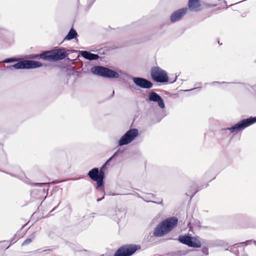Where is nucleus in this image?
<instances>
[{
    "mask_svg": "<svg viewBox=\"0 0 256 256\" xmlns=\"http://www.w3.org/2000/svg\"><path fill=\"white\" fill-rule=\"evenodd\" d=\"M177 224L178 219L174 217L163 220L154 229L153 234L157 237L162 236L170 232Z\"/></svg>",
    "mask_w": 256,
    "mask_h": 256,
    "instance_id": "nucleus-1",
    "label": "nucleus"
},
{
    "mask_svg": "<svg viewBox=\"0 0 256 256\" xmlns=\"http://www.w3.org/2000/svg\"><path fill=\"white\" fill-rule=\"evenodd\" d=\"M115 152L104 164L103 166L100 169V171L98 168H94L88 173V176L94 181L96 182L97 188L102 186L103 180L104 178V172L103 170L104 167L112 160V159L116 154Z\"/></svg>",
    "mask_w": 256,
    "mask_h": 256,
    "instance_id": "nucleus-2",
    "label": "nucleus"
},
{
    "mask_svg": "<svg viewBox=\"0 0 256 256\" xmlns=\"http://www.w3.org/2000/svg\"><path fill=\"white\" fill-rule=\"evenodd\" d=\"M66 53L64 50L58 49L52 51H46L40 54V58L48 61H56L62 60L66 57Z\"/></svg>",
    "mask_w": 256,
    "mask_h": 256,
    "instance_id": "nucleus-3",
    "label": "nucleus"
},
{
    "mask_svg": "<svg viewBox=\"0 0 256 256\" xmlns=\"http://www.w3.org/2000/svg\"><path fill=\"white\" fill-rule=\"evenodd\" d=\"M91 71L94 74L105 78H118L119 76L118 74L116 72L100 66H93Z\"/></svg>",
    "mask_w": 256,
    "mask_h": 256,
    "instance_id": "nucleus-4",
    "label": "nucleus"
},
{
    "mask_svg": "<svg viewBox=\"0 0 256 256\" xmlns=\"http://www.w3.org/2000/svg\"><path fill=\"white\" fill-rule=\"evenodd\" d=\"M42 66V63L39 62L26 60L19 62L12 66H10L8 67V68L10 70L14 69H29L39 68Z\"/></svg>",
    "mask_w": 256,
    "mask_h": 256,
    "instance_id": "nucleus-5",
    "label": "nucleus"
},
{
    "mask_svg": "<svg viewBox=\"0 0 256 256\" xmlns=\"http://www.w3.org/2000/svg\"><path fill=\"white\" fill-rule=\"evenodd\" d=\"M140 248V246L135 244L124 245L116 252L114 256H130Z\"/></svg>",
    "mask_w": 256,
    "mask_h": 256,
    "instance_id": "nucleus-6",
    "label": "nucleus"
},
{
    "mask_svg": "<svg viewBox=\"0 0 256 256\" xmlns=\"http://www.w3.org/2000/svg\"><path fill=\"white\" fill-rule=\"evenodd\" d=\"M138 135V131L137 129H130L120 139L118 142V145L122 146L130 143Z\"/></svg>",
    "mask_w": 256,
    "mask_h": 256,
    "instance_id": "nucleus-7",
    "label": "nucleus"
},
{
    "mask_svg": "<svg viewBox=\"0 0 256 256\" xmlns=\"http://www.w3.org/2000/svg\"><path fill=\"white\" fill-rule=\"evenodd\" d=\"M151 76L154 81L158 82H166L168 80L166 71L159 67H154L152 69Z\"/></svg>",
    "mask_w": 256,
    "mask_h": 256,
    "instance_id": "nucleus-8",
    "label": "nucleus"
},
{
    "mask_svg": "<svg viewBox=\"0 0 256 256\" xmlns=\"http://www.w3.org/2000/svg\"><path fill=\"white\" fill-rule=\"evenodd\" d=\"M256 122V116L254 118L250 117L242 120L239 122L235 124L234 126L228 128L231 132H234L240 129H244L246 127Z\"/></svg>",
    "mask_w": 256,
    "mask_h": 256,
    "instance_id": "nucleus-9",
    "label": "nucleus"
},
{
    "mask_svg": "<svg viewBox=\"0 0 256 256\" xmlns=\"http://www.w3.org/2000/svg\"><path fill=\"white\" fill-rule=\"evenodd\" d=\"M178 240L190 247L200 248L201 246V243L198 238L188 236H180Z\"/></svg>",
    "mask_w": 256,
    "mask_h": 256,
    "instance_id": "nucleus-10",
    "label": "nucleus"
},
{
    "mask_svg": "<svg viewBox=\"0 0 256 256\" xmlns=\"http://www.w3.org/2000/svg\"><path fill=\"white\" fill-rule=\"evenodd\" d=\"M49 184L50 183L48 182L34 184V186L44 188H43L42 189H34L31 192V196L34 198H38L40 195L47 194L49 190Z\"/></svg>",
    "mask_w": 256,
    "mask_h": 256,
    "instance_id": "nucleus-11",
    "label": "nucleus"
},
{
    "mask_svg": "<svg viewBox=\"0 0 256 256\" xmlns=\"http://www.w3.org/2000/svg\"><path fill=\"white\" fill-rule=\"evenodd\" d=\"M134 84L142 88H150L152 86V84L148 80L141 78L134 77L132 78Z\"/></svg>",
    "mask_w": 256,
    "mask_h": 256,
    "instance_id": "nucleus-12",
    "label": "nucleus"
},
{
    "mask_svg": "<svg viewBox=\"0 0 256 256\" xmlns=\"http://www.w3.org/2000/svg\"><path fill=\"white\" fill-rule=\"evenodd\" d=\"M148 100L156 102L159 107L162 109L165 108V104L162 98L160 96L154 92H152L149 93Z\"/></svg>",
    "mask_w": 256,
    "mask_h": 256,
    "instance_id": "nucleus-13",
    "label": "nucleus"
},
{
    "mask_svg": "<svg viewBox=\"0 0 256 256\" xmlns=\"http://www.w3.org/2000/svg\"><path fill=\"white\" fill-rule=\"evenodd\" d=\"M187 8H182L174 12L170 16V20L174 22L180 20L186 14Z\"/></svg>",
    "mask_w": 256,
    "mask_h": 256,
    "instance_id": "nucleus-14",
    "label": "nucleus"
},
{
    "mask_svg": "<svg viewBox=\"0 0 256 256\" xmlns=\"http://www.w3.org/2000/svg\"><path fill=\"white\" fill-rule=\"evenodd\" d=\"M188 5L191 10L197 12L200 10V4L199 0H189Z\"/></svg>",
    "mask_w": 256,
    "mask_h": 256,
    "instance_id": "nucleus-15",
    "label": "nucleus"
},
{
    "mask_svg": "<svg viewBox=\"0 0 256 256\" xmlns=\"http://www.w3.org/2000/svg\"><path fill=\"white\" fill-rule=\"evenodd\" d=\"M80 54L84 58L90 60H98L99 58L98 54H92L87 51H81Z\"/></svg>",
    "mask_w": 256,
    "mask_h": 256,
    "instance_id": "nucleus-16",
    "label": "nucleus"
},
{
    "mask_svg": "<svg viewBox=\"0 0 256 256\" xmlns=\"http://www.w3.org/2000/svg\"><path fill=\"white\" fill-rule=\"evenodd\" d=\"M77 36V32H76L74 30L73 28H72L67 36L65 38V40H70L72 39H73L74 38H76Z\"/></svg>",
    "mask_w": 256,
    "mask_h": 256,
    "instance_id": "nucleus-17",
    "label": "nucleus"
},
{
    "mask_svg": "<svg viewBox=\"0 0 256 256\" xmlns=\"http://www.w3.org/2000/svg\"><path fill=\"white\" fill-rule=\"evenodd\" d=\"M34 234H32L30 236V238H28L26 239L22 245H27V244H29L30 243L32 242V240L34 239Z\"/></svg>",
    "mask_w": 256,
    "mask_h": 256,
    "instance_id": "nucleus-18",
    "label": "nucleus"
},
{
    "mask_svg": "<svg viewBox=\"0 0 256 256\" xmlns=\"http://www.w3.org/2000/svg\"><path fill=\"white\" fill-rule=\"evenodd\" d=\"M202 252L205 255H208V249L207 248H203Z\"/></svg>",
    "mask_w": 256,
    "mask_h": 256,
    "instance_id": "nucleus-19",
    "label": "nucleus"
},
{
    "mask_svg": "<svg viewBox=\"0 0 256 256\" xmlns=\"http://www.w3.org/2000/svg\"><path fill=\"white\" fill-rule=\"evenodd\" d=\"M14 61V60L12 58H8L6 59L3 61L4 62L8 63Z\"/></svg>",
    "mask_w": 256,
    "mask_h": 256,
    "instance_id": "nucleus-20",
    "label": "nucleus"
},
{
    "mask_svg": "<svg viewBox=\"0 0 256 256\" xmlns=\"http://www.w3.org/2000/svg\"><path fill=\"white\" fill-rule=\"evenodd\" d=\"M198 88H193V89H191V90H197V89H198ZM188 90H186V91H188Z\"/></svg>",
    "mask_w": 256,
    "mask_h": 256,
    "instance_id": "nucleus-21",
    "label": "nucleus"
},
{
    "mask_svg": "<svg viewBox=\"0 0 256 256\" xmlns=\"http://www.w3.org/2000/svg\"><path fill=\"white\" fill-rule=\"evenodd\" d=\"M104 198V197H102V198H98V199L97 200V202H98L100 201V200H102Z\"/></svg>",
    "mask_w": 256,
    "mask_h": 256,
    "instance_id": "nucleus-22",
    "label": "nucleus"
},
{
    "mask_svg": "<svg viewBox=\"0 0 256 256\" xmlns=\"http://www.w3.org/2000/svg\"><path fill=\"white\" fill-rule=\"evenodd\" d=\"M215 6V5H214V4H209V5L208 6H209V7H213V6Z\"/></svg>",
    "mask_w": 256,
    "mask_h": 256,
    "instance_id": "nucleus-23",
    "label": "nucleus"
},
{
    "mask_svg": "<svg viewBox=\"0 0 256 256\" xmlns=\"http://www.w3.org/2000/svg\"><path fill=\"white\" fill-rule=\"evenodd\" d=\"M176 76L174 80L172 82H175L176 80Z\"/></svg>",
    "mask_w": 256,
    "mask_h": 256,
    "instance_id": "nucleus-24",
    "label": "nucleus"
},
{
    "mask_svg": "<svg viewBox=\"0 0 256 256\" xmlns=\"http://www.w3.org/2000/svg\"><path fill=\"white\" fill-rule=\"evenodd\" d=\"M238 244H234L232 246H233L234 248H235V247H236Z\"/></svg>",
    "mask_w": 256,
    "mask_h": 256,
    "instance_id": "nucleus-25",
    "label": "nucleus"
},
{
    "mask_svg": "<svg viewBox=\"0 0 256 256\" xmlns=\"http://www.w3.org/2000/svg\"><path fill=\"white\" fill-rule=\"evenodd\" d=\"M162 200H161V202L159 204H162Z\"/></svg>",
    "mask_w": 256,
    "mask_h": 256,
    "instance_id": "nucleus-26",
    "label": "nucleus"
},
{
    "mask_svg": "<svg viewBox=\"0 0 256 256\" xmlns=\"http://www.w3.org/2000/svg\"><path fill=\"white\" fill-rule=\"evenodd\" d=\"M254 244L255 245H256V241H254Z\"/></svg>",
    "mask_w": 256,
    "mask_h": 256,
    "instance_id": "nucleus-27",
    "label": "nucleus"
},
{
    "mask_svg": "<svg viewBox=\"0 0 256 256\" xmlns=\"http://www.w3.org/2000/svg\"><path fill=\"white\" fill-rule=\"evenodd\" d=\"M55 208H56V207L52 209V211H53Z\"/></svg>",
    "mask_w": 256,
    "mask_h": 256,
    "instance_id": "nucleus-28",
    "label": "nucleus"
},
{
    "mask_svg": "<svg viewBox=\"0 0 256 256\" xmlns=\"http://www.w3.org/2000/svg\"><path fill=\"white\" fill-rule=\"evenodd\" d=\"M232 248H232L228 247V248H230V250H231Z\"/></svg>",
    "mask_w": 256,
    "mask_h": 256,
    "instance_id": "nucleus-29",
    "label": "nucleus"
},
{
    "mask_svg": "<svg viewBox=\"0 0 256 256\" xmlns=\"http://www.w3.org/2000/svg\"><path fill=\"white\" fill-rule=\"evenodd\" d=\"M232 248H232L228 247V248H230V250H231Z\"/></svg>",
    "mask_w": 256,
    "mask_h": 256,
    "instance_id": "nucleus-30",
    "label": "nucleus"
},
{
    "mask_svg": "<svg viewBox=\"0 0 256 256\" xmlns=\"http://www.w3.org/2000/svg\"><path fill=\"white\" fill-rule=\"evenodd\" d=\"M168 256H173V255L170 254V255H168Z\"/></svg>",
    "mask_w": 256,
    "mask_h": 256,
    "instance_id": "nucleus-31",
    "label": "nucleus"
},
{
    "mask_svg": "<svg viewBox=\"0 0 256 256\" xmlns=\"http://www.w3.org/2000/svg\"><path fill=\"white\" fill-rule=\"evenodd\" d=\"M114 90L112 91V95L114 94Z\"/></svg>",
    "mask_w": 256,
    "mask_h": 256,
    "instance_id": "nucleus-32",
    "label": "nucleus"
},
{
    "mask_svg": "<svg viewBox=\"0 0 256 256\" xmlns=\"http://www.w3.org/2000/svg\"><path fill=\"white\" fill-rule=\"evenodd\" d=\"M52 184H56V182H52Z\"/></svg>",
    "mask_w": 256,
    "mask_h": 256,
    "instance_id": "nucleus-33",
    "label": "nucleus"
},
{
    "mask_svg": "<svg viewBox=\"0 0 256 256\" xmlns=\"http://www.w3.org/2000/svg\"><path fill=\"white\" fill-rule=\"evenodd\" d=\"M248 242V244H250L251 242Z\"/></svg>",
    "mask_w": 256,
    "mask_h": 256,
    "instance_id": "nucleus-34",
    "label": "nucleus"
}]
</instances>
